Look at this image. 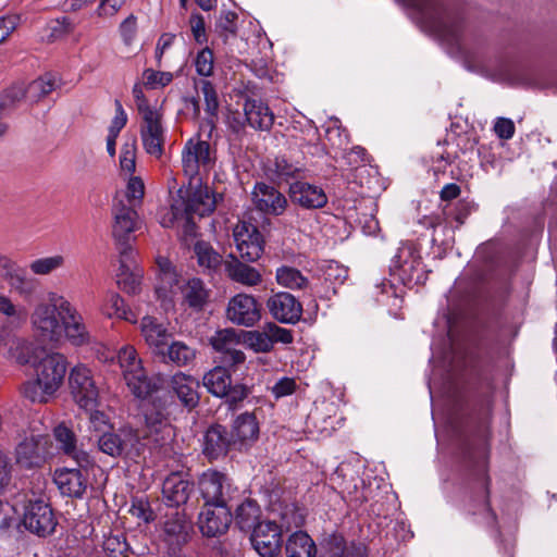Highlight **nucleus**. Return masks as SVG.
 Returning a JSON list of instances; mask_svg holds the SVG:
<instances>
[{
    "label": "nucleus",
    "mask_w": 557,
    "mask_h": 557,
    "mask_svg": "<svg viewBox=\"0 0 557 557\" xmlns=\"http://www.w3.org/2000/svg\"><path fill=\"white\" fill-rule=\"evenodd\" d=\"M249 394V389L244 384L230 385L227 394L222 395L231 407H236Z\"/></svg>",
    "instance_id": "obj_64"
},
{
    "label": "nucleus",
    "mask_w": 557,
    "mask_h": 557,
    "mask_svg": "<svg viewBox=\"0 0 557 557\" xmlns=\"http://www.w3.org/2000/svg\"><path fill=\"white\" fill-rule=\"evenodd\" d=\"M72 30V25L66 16L58 17L48 23L46 38L54 41L67 35Z\"/></svg>",
    "instance_id": "obj_55"
},
{
    "label": "nucleus",
    "mask_w": 557,
    "mask_h": 557,
    "mask_svg": "<svg viewBox=\"0 0 557 557\" xmlns=\"http://www.w3.org/2000/svg\"><path fill=\"white\" fill-rule=\"evenodd\" d=\"M231 257L232 260L225 263V271L232 281L246 286H256L261 282V274L255 268Z\"/></svg>",
    "instance_id": "obj_40"
},
{
    "label": "nucleus",
    "mask_w": 557,
    "mask_h": 557,
    "mask_svg": "<svg viewBox=\"0 0 557 557\" xmlns=\"http://www.w3.org/2000/svg\"><path fill=\"white\" fill-rule=\"evenodd\" d=\"M239 257L246 262L257 261L263 252V238L256 225L240 221L233 230Z\"/></svg>",
    "instance_id": "obj_15"
},
{
    "label": "nucleus",
    "mask_w": 557,
    "mask_h": 557,
    "mask_svg": "<svg viewBox=\"0 0 557 557\" xmlns=\"http://www.w3.org/2000/svg\"><path fill=\"white\" fill-rule=\"evenodd\" d=\"M58 293H49L47 300L39 301L30 314V325L35 334L45 342L58 343L62 338V315Z\"/></svg>",
    "instance_id": "obj_4"
},
{
    "label": "nucleus",
    "mask_w": 557,
    "mask_h": 557,
    "mask_svg": "<svg viewBox=\"0 0 557 557\" xmlns=\"http://www.w3.org/2000/svg\"><path fill=\"white\" fill-rule=\"evenodd\" d=\"M34 366L36 377L22 385V394L33 403H47L63 384L66 358L60 352H51Z\"/></svg>",
    "instance_id": "obj_2"
},
{
    "label": "nucleus",
    "mask_w": 557,
    "mask_h": 557,
    "mask_svg": "<svg viewBox=\"0 0 557 557\" xmlns=\"http://www.w3.org/2000/svg\"><path fill=\"white\" fill-rule=\"evenodd\" d=\"M196 87L200 89L203 95V100L206 104V113L207 119L206 122L210 126V128H214L215 121L218 119L219 111V99L218 94L214 86L208 79H200L196 83Z\"/></svg>",
    "instance_id": "obj_44"
},
{
    "label": "nucleus",
    "mask_w": 557,
    "mask_h": 557,
    "mask_svg": "<svg viewBox=\"0 0 557 557\" xmlns=\"http://www.w3.org/2000/svg\"><path fill=\"white\" fill-rule=\"evenodd\" d=\"M62 315V337L64 336L72 345L83 346L89 343L90 335L83 315L75 306L66 298H59Z\"/></svg>",
    "instance_id": "obj_17"
},
{
    "label": "nucleus",
    "mask_w": 557,
    "mask_h": 557,
    "mask_svg": "<svg viewBox=\"0 0 557 557\" xmlns=\"http://www.w3.org/2000/svg\"><path fill=\"white\" fill-rule=\"evenodd\" d=\"M121 170L132 174L136 168V141L132 139L123 145L120 156Z\"/></svg>",
    "instance_id": "obj_57"
},
{
    "label": "nucleus",
    "mask_w": 557,
    "mask_h": 557,
    "mask_svg": "<svg viewBox=\"0 0 557 557\" xmlns=\"http://www.w3.org/2000/svg\"><path fill=\"white\" fill-rule=\"evenodd\" d=\"M133 97L135 99V104L137 108V111L139 115H145L148 113H151L153 111H157L162 108L161 104L156 101L154 103H151L145 96L143 86L140 84H135L133 87Z\"/></svg>",
    "instance_id": "obj_58"
},
{
    "label": "nucleus",
    "mask_w": 557,
    "mask_h": 557,
    "mask_svg": "<svg viewBox=\"0 0 557 557\" xmlns=\"http://www.w3.org/2000/svg\"><path fill=\"white\" fill-rule=\"evenodd\" d=\"M132 250L125 248L121 252L120 268L116 274V281L120 288L127 294H136L139 290L143 271L131 263Z\"/></svg>",
    "instance_id": "obj_31"
},
{
    "label": "nucleus",
    "mask_w": 557,
    "mask_h": 557,
    "mask_svg": "<svg viewBox=\"0 0 557 557\" xmlns=\"http://www.w3.org/2000/svg\"><path fill=\"white\" fill-rule=\"evenodd\" d=\"M300 523L301 518L295 516L292 509H286L282 515L281 527L272 521L259 522L251 533V544L261 557H275L281 547V528L289 529Z\"/></svg>",
    "instance_id": "obj_5"
},
{
    "label": "nucleus",
    "mask_w": 557,
    "mask_h": 557,
    "mask_svg": "<svg viewBox=\"0 0 557 557\" xmlns=\"http://www.w3.org/2000/svg\"><path fill=\"white\" fill-rule=\"evenodd\" d=\"M391 272L405 286L412 287L425 282L426 274L422 267L418 249L409 243L403 244L392 260Z\"/></svg>",
    "instance_id": "obj_7"
},
{
    "label": "nucleus",
    "mask_w": 557,
    "mask_h": 557,
    "mask_svg": "<svg viewBox=\"0 0 557 557\" xmlns=\"http://www.w3.org/2000/svg\"><path fill=\"white\" fill-rule=\"evenodd\" d=\"M242 338L239 333L231 327L216 331L209 339L212 348L222 355L224 363L235 367L246 360L245 354L237 349Z\"/></svg>",
    "instance_id": "obj_20"
},
{
    "label": "nucleus",
    "mask_w": 557,
    "mask_h": 557,
    "mask_svg": "<svg viewBox=\"0 0 557 557\" xmlns=\"http://www.w3.org/2000/svg\"><path fill=\"white\" fill-rule=\"evenodd\" d=\"M232 443L224 426L213 425L206 432L203 453L210 459H218L226 455Z\"/></svg>",
    "instance_id": "obj_35"
},
{
    "label": "nucleus",
    "mask_w": 557,
    "mask_h": 557,
    "mask_svg": "<svg viewBox=\"0 0 557 557\" xmlns=\"http://www.w3.org/2000/svg\"><path fill=\"white\" fill-rule=\"evenodd\" d=\"M0 315L24 321L26 312L23 307L15 305L9 296L0 293Z\"/></svg>",
    "instance_id": "obj_60"
},
{
    "label": "nucleus",
    "mask_w": 557,
    "mask_h": 557,
    "mask_svg": "<svg viewBox=\"0 0 557 557\" xmlns=\"http://www.w3.org/2000/svg\"><path fill=\"white\" fill-rule=\"evenodd\" d=\"M172 388L181 403L189 408L197 406L199 401V382L191 375L178 372L172 376Z\"/></svg>",
    "instance_id": "obj_36"
},
{
    "label": "nucleus",
    "mask_w": 557,
    "mask_h": 557,
    "mask_svg": "<svg viewBox=\"0 0 557 557\" xmlns=\"http://www.w3.org/2000/svg\"><path fill=\"white\" fill-rule=\"evenodd\" d=\"M26 98V88L13 86L0 95V117L9 112L23 99Z\"/></svg>",
    "instance_id": "obj_53"
},
{
    "label": "nucleus",
    "mask_w": 557,
    "mask_h": 557,
    "mask_svg": "<svg viewBox=\"0 0 557 557\" xmlns=\"http://www.w3.org/2000/svg\"><path fill=\"white\" fill-rule=\"evenodd\" d=\"M252 201L259 211L270 215L283 214L288 206L284 194L264 183H257L255 185Z\"/></svg>",
    "instance_id": "obj_24"
},
{
    "label": "nucleus",
    "mask_w": 557,
    "mask_h": 557,
    "mask_svg": "<svg viewBox=\"0 0 557 557\" xmlns=\"http://www.w3.org/2000/svg\"><path fill=\"white\" fill-rule=\"evenodd\" d=\"M286 557H314L317 549L312 539L305 532L293 533L285 546Z\"/></svg>",
    "instance_id": "obj_42"
},
{
    "label": "nucleus",
    "mask_w": 557,
    "mask_h": 557,
    "mask_svg": "<svg viewBox=\"0 0 557 557\" xmlns=\"http://www.w3.org/2000/svg\"><path fill=\"white\" fill-rule=\"evenodd\" d=\"M164 532L180 542L181 540H185V536L187 535L188 523L183 517L176 513L175 518L165 521Z\"/></svg>",
    "instance_id": "obj_59"
},
{
    "label": "nucleus",
    "mask_w": 557,
    "mask_h": 557,
    "mask_svg": "<svg viewBox=\"0 0 557 557\" xmlns=\"http://www.w3.org/2000/svg\"><path fill=\"white\" fill-rule=\"evenodd\" d=\"M226 318L236 325L253 326L261 319L260 306L253 296L237 294L228 300Z\"/></svg>",
    "instance_id": "obj_18"
},
{
    "label": "nucleus",
    "mask_w": 557,
    "mask_h": 557,
    "mask_svg": "<svg viewBox=\"0 0 557 557\" xmlns=\"http://www.w3.org/2000/svg\"><path fill=\"white\" fill-rule=\"evenodd\" d=\"M323 549L321 557H366V549L362 544L351 543L347 545L339 534L330 535L323 544Z\"/></svg>",
    "instance_id": "obj_37"
},
{
    "label": "nucleus",
    "mask_w": 557,
    "mask_h": 557,
    "mask_svg": "<svg viewBox=\"0 0 557 557\" xmlns=\"http://www.w3.org/2000/svg\"><path fill=\"white\" fill-rule=\"evenodd\" d=\"M275 278L278 285L288 289H305L309 280L296 268L281 265L276 269Z\"/></svg>",
    "instance_id": "obj_47"
},
{
    "label": "nucleus",
    "mask_w": 557,
    "mask_h": 557,
    "mask_svg": "<svg viewBox=\"0 0 557 557\" xmlns=\"http://www.w3.org/2000/svg\"><path fill=\"white\" fill-rule=\"evenodd\" d=\"M53 437L62 454L74 459L78 465L88 462V455L77 446L76 434L65 423H60L53 429Z\"/></svg>",
    "instance_id": "obj_32"
},
{
    "label": "nucleus",
    "mask_w": 557,
    "mask_h": 557,
    "mask_svg": "<svg viewBox=\"0 0 557 557\" xmlns=\"http://www.w3.org/2000/svg\"><path fill=\"white\" fill-rule=\"evenodd\" d=\"M112 235L120 244H126L131 235L138 227V215L134 207L127 206L122 200L113 206Z\"/></svg>",
    "instance_id": "obj_26"
},
{
    "label": "nucleus",
    "mask_w": 557,
    "mask_h": 557,
    "mask_svg": "<svg viewBox=\"0 0 557 557\" xmlns=\"http://www.w3.org/2000/svg\"><path fill=\"white\" fill-rule=\"evenodd\" d=\"M259 434V425L255 414L243 413L236 418L232 430L233 444H245L255 441Z\"/></svg>",
    "instance_id": "obj_39"
},
{
    "label": "nucleus",
    "mask_w": 557,
    "mask_h": 557,
    "mask_svg": "<svg viewBox=\"0 0 557 557\" xmlns=\"http://www.w3.org/2000/svg\"><path fill=\"white\" fill-rule=\"evenodd\" d=\"M65 265V257L63 255H52L37 258L30 261L28 268L34 275L46 276Z\"/></svg>",
    "instance_id": "obj_48"
},
{
    "label": "nucleus",
    "mask_w": 557,
    "mask_h": 557,
    "mask_svg": "<svg viewBox=\"0 0 557 557\" xmlns=\"http://www.w3.org/2000/svg\"><path fill=\"white\" fill-rule=\"evenodd\" d=\"M265 171L273 182L283 183L298 177L301 173V168L296 163L289 162L285 157H276L274 160L269 161Z\"/></svg>",
    "instance_id": "obj_41"
},
{
    "label": "nucleus",
    "mask_w": 557,
    "mask_h": 557,
    "mask_svg": "<svg viewBox=\"0 0 557 557\" xmlns=\"http://www.w3.org/2000/svg\"><path fill=\"white\" fill-rule=\"evenodd\" d=\"M265 327L272 342V348L274 347L275 343L290 344L294 339L290 330L281 327L275 323H267Z\"/></svg>",
    "instance_id": "obj_62"
},
{
    "label": "nucleus",
    "mask_w": 557,
    "mask_h": 557,
    "mask_svg": "<svg viewBox=\"0 0 557 557\" xmlns=\"http://www.w3.org/2000/svg\"><path fill=\"white\" fill-rule=\"evenodd\" d=\"M196 349L182 341L168 343V346L164 349V355H161L163 358L168 357V359L175 363L178 367H184L191 363L196 358Z\"/></svg>",
    "instance_id": "obj_46"
},
{
    "label": "nucleus",
    "mask_w": 557,
    "mask_h": 557,
    "mask_svg": "<svg viewBox=\"0 0 557 557\" xmlns=\"http://www.w3.org/2000/svg\"><path fill=\"white\" fill-rule=\"evenodd\" d=\"M178 289L184 305L194 311H201L209 301L210 290L200 278H189L180 285Z\"/></svg>",
    "instance_id": "obj_33"
},
{
    "label": "nucleus",
    "mask_w": 557,
    "mask_h": 557,
    "mask_svg": "<svg viewBox=\"0 0 557 557\" xmlns=\"http://www.w3.org/2000/svg\"><path fill=\"white\" fill-rule=\"evenodd\" d=\"M199 490L205 505H228L234 492L228 478L218 471L203 472L199 479Z\"/></svg>",
    "instance_id": "obj_16"
},
{
    "label": "nucleus",
    "mask_w": 557,
    "mask_h": 557,
    "mask_svg": "<svg viewBox=\"0 0 557 557\" xmlns=\"http://www.w3.org/2000/svg\"><path fill=\"white\" fill-rule=\"evenodd\" d=\"M194 250L198 263L202 268H206L208 270H214L222 262V257L208 243L198 242L195 245Z\"/></svg>",
    "instance_id": "obj_51"
},
{
    "label": "nucleus",
    "mask_w": 557,
    "mask_h": 557,
    "mask_svg": "<svg viewBox=\"0 0 557 557\" xmlns=\"http://www.w3.org/2000/svg\"><path fill=\"white\" fill-rule=\"evenodd\" d=\"M145 194V185L140 177L133 176L129 178L126 187V198L128 200V205L131 207H136L144 197Z\"/></svg>",
    "instance_id": "obj_61"
},
{
    "label": "nucleus",
    "mask_w": 557,
    "mask_h": 557,
    "mask_svg": "<svg viewBox=\"0 0 557 557\" xmlns=\"http://www.w3.org/2000/svg\"><path fill=\"white\" fill-rule=\"evenodd\" d=\"M413 9L420 23L430 32L435 33L450 45L463 52L467 63L483 62V50L473 51L462 36V20L456 12L449 10L442 0H400Z\"/></svg>",
    "instance_id": "obj_1"
},
{
    "label": "nucleus",
    "mask_w": 557,
    "mask_h": 557,
    "mask_svg": "<svg viewBox=\"0 0 557 557\" xmlns=\"http://www.w3.org/2000/svg\"><path fill=\"white\" fill-rule=\"evenodd\" d=\"M140 139L145 151L157 159L164 152L166 128L163 124L162 108L141 115Z\"/></svg>",
    "instance_id": "obj_14"
},
{
    "label": "nucleus",
    "mask_w": 557,
    "mask_h": 557,
    "mask_svg": "<svg viewBox=\"0 0 557 557\" xmlns=\"http://www.w3.org/2000/svg\"><path fill=\"white\" fill-rule=\"evenodd\" d=\"M99 449L111 457H138L144 451L140 434L131 425L103 431L98 438Z\"/></svg>",
    "instance_id": "obj_6"
},
{
    "label": "nucleus",
    "mask_w": 557,
    "mask_h": 557,
    "mask_svg": "<svg viewBox=\"0 0 557 557\" xmlns=\"http://www.w3.org/2000/svg\"><path fill=\"white\" fill-rule=\"evenodd\" d=\"M260 507L255 500L247 499L242 503L235 511V522L240 530H253L259 523Z\"/></svg>",
    "instance_id": "obj_45"
},
{
    "label": "nucleus",
    "mask_w": 557,
    "mask_h": 557,
    "mask_svg": "<svg viewBox=\"0 0 557 557\" xmlns=\"http://www.w3.org/2000/svg\"><path fill=\"white\" fill-rule=\"evenodd\" d=\"M24 527L38 536L50 535L57 525L52 509L44 500L29 502L23 516Z\"/></svg>",
    "instance_id": "obj_19"
},
{
    "label": "nucleus",
    "mask_w": 557,
    "mask_h": 557,
    "mask_svg": "<svg viewBox=\"0 0 557 557\" xmlns=\"http://www.w3.org/2000/svg\"><path fill=\"white\" fill-rule=\"evenodd\" d=\"M116 357L123 380L136 398L145 399L159 388L161 379L148 375L133 346L121 347Z\"/></svg>",
    "instance_id": "obj_3"
},
{
    "label": "nucleus",
    "mask_w": 557,
    "mask_h": 557,
    "mask_svg": "<svg viewBox=\"0 0 557 557\" xmlns=\"http://www.w3.org/2000/svg\"><path fill=\"white\" fill-rule=\"evenodd\" d=\"M51 448L48 435L30 434L15 448L16 463L25 469L39 468L52 456Z\"/></svg>",
    "instance_id": "obj_13"
},
{
    "label": "nucleus",
    "mask_w": 557,
    "mask_h": 557,
    "mask_svg": "<svg viewBox=\"0 0 557 557\" xmlns=\"http://www.w3.org/2000/svg\"><path fill=\"white\" fill-rule=\"evenodd\" d=\"M140 333L153 354L164 355L171 334L163 323L147 314L140 321Z\"/></svg>",
    "instance_id": "obj_29"
},
{
    "label": "nucleus",
    "mask_w": 557,
    "mask_h": 557,
    "mask_svg": "<svg viewBox=\"0 0 557 557\" xmlns=\"http://www.w3.org/2000/svg\"><path fill=\"white\" fill-rule=\"evenodd\" d=\"M237 13L233 11H223L215 23V32L220 37L223 38L224 42L228 40L231 37H235L237 35Z\"/></svg>",
    "instance_id": "obj_52"
},
{
    "label": "nucleus",
    "mask_w": 557,
    "mask_h": 557,
    "mask_svg": "<svg viewBox=\"0 0 557 557\" xmlns=\"http://www.w3.org/2000/svg\"><path fill=\"white\" fill-rule=\"evenodd\" d=\"M267 308L271 315L281 323L295 324L302 313V306L298 299L287 292H278L267 300Z\"/></svg>",
    "instance_id": "obj_23"
},
{
    "label": "nucleus",
    "mask_w": 557,
    "mask_h": 557,
    "mask_svg": "<svg viewBox=\"0 0 557 557\" xmlns=\"http://www.w3.org/2000/svg\"><path fill=\"white\" fill-rule=\"evenodd\" d=\"M0 277L10 289L23 299H30L37 293L39 282L30 276L26 268L9 256L0 253Z\"/></svg>",
    "instance_id": "obj_11"
},
{
    "label": "nucleus",
    "mask_w": 557,
    "mask_h": 557,
    "mask_svg": "<svg viewBox=\"0 0 557 557\" xmlns=\"http://www.w3.org/2000/svg\"><path fill=\"white\" fill-rule=\"evenodd\" d=\"M288 195L294 205L308 210L321 209L327 203V196L322 187L302 181L292 183Z\"/></svg>",
    "instance_id": "obj_25"
},
{
    "label": "nucleus",
    "mask_w": 557,
    "mask_h": 557,
    "mask_svg": "<svg viewBox=\"0 0 557 557\" xmlns=\"http://www.w3.org/2000/svg\"><path fill=\"white\" fill-rule=\"evenodd\" d=\"M145 86L154 89L158 87H165L173 81V74L171 72L154 71L147 69L143 73Z\"/></svg>",
    "instance_id": "obj_56"
},
{
    "label": "nucleus",
    "mask_w": 557,
    "mask_h": 557,
    "mask_svg": "<svg viewBox=\"0 0 557 557\" xmlns=\"http://www.w3.org/2000/svg\"><path fill=\"white\" fill-rule=\"evenodd\" d=\"M127 123V114L123 109L122 103L119 100H115V115L111 121V124L108 129V135L110 136H119L120 132L124 128Z\"/></svg>",
    "instance_id": "obj_63"
},
{
    "label": "nucleus",
    "mask_w": 557,
    "mask_h": 557,
    "mask_svg": "<svg viewBox=\"0 0 557 557\" xmlns=\"http://www.w3.org/2000/svg\"><path fill=\"white\" fill-rule=\"evenodd\" d=\"M40 352L41 348L33 339L13 333L3 357L17 366H34L39 359Z\"/></svg>",
    "instance_id": "obj_27"
},
{
    "label": "nucleus",
    "mask_w": 557,
    "mask_h": 557,
    "mask_svg": "<svg viewBox=\"0 0 557 557\" xmlns=\"http://www.w3.org/2000/svg\"><path fill=\"white\" fill-rule=\"evenodd\" d=\"M232 383L231 374L224 367H215L203 376V386L216 397L227 394Z\"/></svg>",
    "instance_id": "obj_43"
},
{
    "label": "nucleus",
    "mask_w": 557,
    "mask_h": 557,
    "mask_svg": "<svg viewBox=\"0 0 557 557\" xmlns=\"http://www.w3.org/2000/svg\"><path fill=\"white\" fill-rule=\"evenodd\" d=\"M195 69L198 75L209 77L213 74L214 55L208 47L201 49L195 58Z\"/></svg>",
    "instance_id": "obj_54"
},
{
    "label": "nucleus",
    "mask_w": 557,
    "mask_h": 557,
    "mask_svg": "<svg viewBox=\"0 0 557 557\" xmlns=\"http://www.w3.org/2000/svg\"><path fill=\"white\" fill-rule=\"evenodd\" d=\"M57 81L50 75L46 74L35 81H33L26 87V99L30 102H38L46 96H48L55 88Z\"/></svg>",
    "instance_id": "obj_50"
},
{
    "label": "nucleus",
    "mask_w": 557,
    "mask_h": 557,
    "mask_svg": "<svg viewBox=\"0 0 557 557\" xmlns=\"http://www.w3.org/2000/svg\"><path fill=\"white\" fill-rule=\"evenodd\" d=\"M53 481L62 495L81 498L87 488V478L83 471L75 468L55 470Z\"/></svg>",
    "instance_id": "obj_28"
},
{
    "label": "nucleus",
    "mask_w": 557,
    "mask_h": 557,
    "mask_svg": "<svg viewBox=\"0 0 557 557\" xmlns=\"http://www.w3.org/2000/svg\"><path fill=\"white\" fill-rule=\"evenodd\" d=\"M246 122L253 128L269 131L274 123V114L270 108L257 99H247L244 104Z\"/></svg>",
    "instance_id": "obj_34"
},
{
    "label": "nucleus",
    "mask_w": 557,
    "mask_h": 557,
    "mask_svg": "<svg viewBox=\"0 0 557 557\" xmlns=\"http://www.w3.org/2000/svg\"><path fill=\"white\" fill-rule=\"evenodd\" d=\"M193 486L181 473H171L162 484V495L165 504L178 507L186 504Z\"/></svg>",
    "instance_id": "obj_30"
},
{
    "label": "nucleus",
    "mask_w": 557,
    "mask_h": 557,
    "mask_svg": "<svg viewBox=\"0 0 557 557\" xmlns=\"http://www.w3.org/2000/svg\"><path fill=\"white\" fill-rule=\"evenodd\" d=\"M240 334L242 342L255 352H270L273 349L265 325L262 330L242 331Z\"/></svg>",
    "instance_id": "obj_49"
},
{
    "label": "nucleus",
    "mask_w": 557,
    "mask_h": 557,
    "mask_svg": "<svg viewBox=\"0 0 557 557\" xmlns=\"http://www.w3.org/2000/svg\"><path fill=\"white\" fill-rule=\"evenodd\" d=\"M173 429L169 422L168 416L154 408L145 412V429L140 435L144 449L150 450L163 449L170 445L173 438Z\"/></svg>",
    "instance_id": "obj_12"
},
{
    "label": "nucleus",
    "mask_w": 557,
    "mask_h": 557,
    "mask_svg": "<svg viewBox=\"0 0 557 557\" xmlns=\"http://www.w3.org/2000/svg\"><path fill=\"white\" fill-rule=\"evenodd\" d=\"M231 521L232 515L228 505H203L198 517L199 529L208 537L225 533Z\"/></svg>",
    "instance_id": "obj_21"
},
{
    "label": "nucleus",
    "mask_w": 557,
    "mask_h": 557,
    "mask_svg": "<svg viewBox=\"0 0 557 557\" xmlns=\"http://www.w3.org/2000/svg\"><path fill=\"white\" fill-rule=\"evenodd\" d=\"M69 385L74 401L79 408L91 410L98 406L99 387L88 367L79 363L72 368Z\"/></svg>",
    "instance_id": "obj_10"
},
{
    "label": "nucleus",
    "mask_w": 557,
    "mask_h": 557,
    "mask_svg": "<svg viewBox=\"0 0 557 557\" xmlns=\"http://www.w3.org/2000/svg\"><path fill=\"white\" fill-rule=\"evenodd\" d=\"M101 312L110 319H120L129 323H137L138 313L128 308L124 299L116 293H109L101 306Z\"/></svg>",
    "instance_id": "obj_38"
},
{
    "label": "nucleus",
    "mask_w": 557,
    "mask_h": 557,
    "mask_svg": "<svg viewBox=\"0 0 557 557\" xmlns=\"http://www.w3.org/2000/svg\"><path fill=\"white\" fill-rule=\"evenodd\" d=\"M157 267L158 273V285L156 286V295L161 300L162 307L169 309L173 306V297L176 293V288L180 286V274L175 267L165 257H158Z\"/></svg>",
    "instance_id": "obj_22"
},
{
    "label": "nucleus",
    "mask_w": 557,
    "mask_h": 557,
    "mask_svg": "<svg viewBox=\"0 0 557 557\" xmlns=\"http://www.w3.org/2000/svg\"><path fill=\"white\" fill-rule=\"evenodd\" d=\"M214 162L210 144L200 135L190 137L182 150V169L191 181L207 173Z\"/></svg>",
    "instance_id": "obj_8"
},
{
    "label": "nucleus",
    "mask_w": 557,
    "mask_h": 557,
    "mask_svg": "<svg viewBox=\"0 0 557 557\" xmlns=\"http://www.w3.org/2000/svg\"><path fill=\"white\" fill-rule=\"evenodd\" d=\"M219 199H222L221 194H215L208 186H198L187 194V197L178 195L174 199V209L176 211H184L187 216V227L193 225L195 215L200 218L211 214Z\"/></svg>",
    "instance_id": "obj_9"
}]
</instances>
